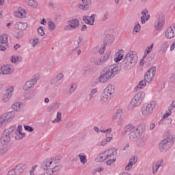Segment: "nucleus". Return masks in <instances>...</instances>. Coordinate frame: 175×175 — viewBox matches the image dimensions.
Instances as JSON below:
<instances>
[{"mask_svg":"<svg viewBox=\"0 0 175 175\" xmlns=\"http://www.w3.org/2000/svg\"><path fill=\"white\" fill-rule=\"evenodd\" d=\"M120 67L117 64L109 66L104 68L99 77L100 83H106L109 79H113L116 75L120 73Z\"/></svg>","mask_w":175,"mask_h":175,"instance_id":"f257e3e1","label":"nucleus"},{"mask_svg":"<svg viewBox=\"0 0 175 175\" xmlns=\"http://www.w3.org/2000/svg\"><path fill=\"white\" fill-rule=\"evenodd\" d=\"M137 62V53L133 51H129L122 61V65L126 69H131L135 66Z\"/></svg>","mask_w":175,"mask_h":175,"instance_id":"f03ea898","label":"nucleus"},{"mask_svg":"<svg viewBox=\"0 0 175 175\" xmlns=\"http://www.w3.org/2000/svg\"><path fill=\"white\" fill-rule=\"evenodd\" d=\"M175 137L168 134L167 137L162 140L159 143V148L161 152H166L169 149L172 148L173 143L174 142Z\"/></svg>","mask_w":175,"mask_h":175,"instance_id":"7ed1b4c3","label":"nucleus"},{"mask_svg":"<svg viewBox=\"0 0 175 175\" xmlns=\"http://www.w3.org/2000/svg\"><path fill=\"white\" fill-rule=\"evenodd\" d=\"M146 97V93L144 92H137L131 99L130 103V108L135 109L140 106L142 102L144 100Z\"/></svg>","mask_w":175,"mask_h":175,"instance_id":"20e7f679","label":"nucleus"},{"mask_svg":"<svg viewBox=\"0 0 175 175\" xmlns=\"http://www.w3.org/2000/svg\"><path fill=\"white\" fill-rule=\"evenodd\" d=\"M156 105L157 103L155 101H151L150 103L144 105L141 108V112L142 116H144V117H148V116L152 114L154 109H155Z\"/></svg>","mask_w":175,"mask_h":175,"instance_id":"39448f33","label":"nucleus"},{"mask_svg":"<svg viewBox=\"0 0 175 175\" xmlns=\"http://www.w3.org/2000/svg\"><path fill=\"white\" fill-rule=\"evenodd\" d=\"M16 129V126L5 129L1 134L0 142L3 146H6L10 143V134Z\"/></svg>","mask_w":175,"mask_h":175,"instance_id":"423d86ee","label":"nucleus"},{"mask_svg":"<svg viewBox=\"0 0 175 175\" xmlns=\"http://www.w3.org/2000/svg\"><path fill=\"white\" fill-rule=\"evenodd\" d=\"M105 154H107V157L108 158V161L106 162L107 165H111V163H114L116 162V155H117V149L116 148H110L109 150H105Z\"/></svg>","mask_w":175,"mask_h":175,"instance_id":"0eeeda50","label":"nucleus"},{"mask_svg":"<svg viewBox=\"0 0 175 175\" xmlns=\"http://www.w3.org/2000/svg\"><path fill=\"white\" fill-rule=\"evenodd\" d=\"M24 170H25V165L18 164L16 166L10 170L7 175H21L24 173Z\"/></svg>","mask_w":175,"mask_h":175,"instance_id":"6e6552de","label":"nucleus"},{"mask_svg":"<svg viewBox=\"0 0 175 175\" xmlns=\"http://www.w3.org/2000/svg\"><path fill=\"white\" fill-rule=\"evenodd\" d=\"M80 25V22L77 18H72L67 22V25L65 27L66 31H73L77 29Z\"/></svg>","mask_w":175,"mask_h":175,"instance_id":"1a4fd4ad","label":"nucleus"},{"mask_svg":"<svg viewBox=\"0 0 175 175\" xmlns=\"http://www.w3.org/2000/svg\"><path fill=\"white\" fill-rule=\"evenodd\" d=\"M140 132H144V128L143 127L142 125H139L137 127H135L133 131H131L129 136L130 139H136L140 134Z\"/></svg>","mask_w":175,"mask_h":175,"instance_id":"9d476101","label":"nucleus"},{"mask_svg":"<svg viewBox=\"0 0 175 175\" xmlns=\"http://www.w3.org/2000/svg\"><path fill=\"white\" fill-rule=\"evenodd\" d=\"M14 91V88L13 86H10L7 90L5 94L3 96L2 102L6 103L9 102V100L13 96V92Z\"/></svg>","mask_w":175,"mask_h":175,"instance_id":"9b49d317","label":"nucleus"},{"mask_svg":"<svg viewBox=\"0 0 175 175\" xmlns=\"http://www.w3.org/2000/svg\"><path fill=\"white\" fill-rule=\"evenodd\" d=\"M14 72V68L11 65H5L0 68V75H12Z\"/></svg>","mask_w":175,"mask_h":175,"instance_id":"f8f14e48","label":"nucleus"},{"mask_svg":"<svg viewBox=\"0 0 175 175\" xmlns=\"http://www.w3.org/2000/svg\"><path fill=\"white\" fill-rule=\"evenodd\" d=\"M8 45V35L4 34L0 36V51H5L6 47Z\"/></svg>","mask_w":175,"mask_h":175,"instance_id":"ddd939ff","label":"nucleus"},{"mask_svg":"<svg viewBox=\"0 0 175 175\" xmlns=\"http://www.w3.org/2000/svg\"><path fill=\"white\" fill-rule=\"evenodd\" d=\"M38 80H39V77H33V79H31L29 81H27L25 84L23 86V90H27L28 88H32L36 83H38Z\"/></svg>","mask_w":175,"mask_h":175,"instance_id":"4468645a","label":"nucleus"},{"mask_svg":"<svg viewBox=\"0 0 175 175\" xmlns=\"http://www.w3.org/2000/svg\"><path fill=\"white\" fill-rule=\"evenodd\" d=\"M165 38H167V39H173V38H174L175 36V26L172 25L170 27H168L166 30H165Z\"/></svg>","mask_w":175,"mask_h":175,"instance_id":"2eb2a0df","label":"nucleus"},{"mask_svg":"<svg viewBox=\"0 0 175 175\" xmlns=\"http://www.w3.org/2000/svg\"><path fill=\"white\" fill-rule=\"evenodd\" d=\"M1 117L8 124V122H9L12 118H14V117H16V112L10 111L3 113Z\"/></svg>","mask_w":175,"mask_h":175,"instance_id":"dca6fc26","label":"nucleus"},{"mask_svg":"<svg viewBox=\"0 0 175 175\" xmlns=\"http://www.w3.org/2000/svg\"><path fill=\"white\" fill-rule=\"evenodd\" d=\"M114 86L111 84H109L105 89L104 90L103 93L109 96L110 98H113V96L114 95Z\"/></svg>","mask_w":175,"mask_h":175,"instance_id":"f3484780","label":"nucleus"},{"mask_svg":"<svg viewBox=\"0 0 175 175\" xmlns=\"http://www.w3.org/2000/svg\"><path fill=\"white\" fill-rule=\"evenodd\" d=\"M51 165H53V159H46L41 164V167L42 169H44V170L46 171L50 170V166H51Z\"/></svg>","mask_w":175,"mask_h":175,"instance_id":"a211bd4d","label":"nucleus"},{"mask_svg":"<svg viewBox=\"0 0 175 175\" xmlns=\"http://www.w3.org/2000/svg\"><path fill=\"white\" fill-rule=\"evenodd\" d=\"M14 16L17 18H25L27 16V12H25V10L20 8H18V10L14 12Z\"/></svg>","mask_w":175,"mask_h":175,"instance_id":"6ab92c4d","label":"nucleus"},{"mask_svg":"<svg viewBox=\"0 0 175 175\" xmlns=\"http://www.w3.org/2000/svg\"><path fill=\"white\" fill-rule=\"evenodd\" d=\"M111 99V97L103 92L100 96L99 102L101 103V105H107L109 102H110Z\"/></svg>","mask_w":175,"mask_h":175,"instance_id":"aec40b11","label":"nucleus"},{"mask_svg":"<svg viewBox=\"0 0 175 175\" xmlns=\"http://www.w3.org/2000/svg\"><path fill=\"white\" fill-rule=\"evenodd\" d=\"M158 16L159 19L157 25H155V29L156 31H161L165 24V18H163V15H159Z\"/></svg>","mask_w":175,"mask_h":175,"instance_id":"412c9836","label":"nucleus"},{"mask_svg":"<svg viewBox=\"0 0 175 175\" xmlns=\"http://www.w3.org/2000/svg\"><path fill=\"white\" fill-rule=\"evenodd\" d=\"M59 106H61V103L59 102L53 103L46 107V111L47 113H53L55 110H58L59 109Z\"/></svg>","mask_w":175,"mask_h":175,"instance_id":"4be33fe9","label":"nucleus"},{"mask_svg":"<svg viewBox=\"0 0 175 175\" xmlns=\"http://www.w3.org/2000/svg\"><path fill=\"white\" fill-rule=\"evenodd\" d=\"M91 5H92L91 0H82V4H79V6L82 10H88L91 8Z\"/></svg>","mask_w":175,"mask_h":175,"instance_id":"5701e85b","label":"nucleus"},{"mask_svg":"<svg viewBox=\"0 0 175 175\" xmlns=\"http://www.w3.org/2000/svg\"><path fill=\"white\" fill-rule=\"evenodd\" d=\"M83 20L85 21V24L94 25V23H95V14H92L91 16H85L83 17Z\"/></svg>","mask_w":175,"mask_h":175,"instance_id":"b1692460","label":"nucleus"},{"mask_svg":"<svg viewBox=\"0 0 175 175\" xmlns=\"http://www.w3.org/2000/svg\"><path fill=\"white\" fill-rule=\"evenodd\" d=\"M81 42H83V39L80 37L74 41L72 44V51L68 53V55H71L73 51H76V49H79V47H80Z\"/></svg>","mask_w":175,"mask_h":175,"instance_id":"393cba45","label":"nucleus"},{"mask_svg":"<svg viewBox=\"0 0 175 175\" xmlns=\"http://www.w3.org/2000/svg\"><path fill=\"white\" fill-rule=\"evenodd\" d=\"M141 23L142 24H146V21H148L150 19V14H148V10H144L142 12Z\"/></svg>","mask_w":175,"mask_h":175,"instance_id":"a878e982","label":"nucleus"},{"mask_svg":"<svg viewBox=\"0 0 175 175\" xmlns=\"http://www.w3.org/2000/svg\"><path fill=\"white\" fill-rule=\"evenodd\" d=\"M14 27L16 29H20L21 31H25L28 28V24L27 23L17 22L15 23Z\"/></svg>","mask_w":175,"mask_h":175,"instance_id":"bb28decb","label":"nucleus"},{"mask_svg":"<svg viewBox=\"0 0 175 175\" xmlns=\"http://www.w3.org/2000/svg\"><path fill=\"white\" fill-rule=\"evenodd\" d=\"M163 160H160L157 162H155L152 165V173L154 174V173H157L158 172V169L161 167V166H163Z\"/></svg>","mask_w":175,"mask_h":175,"instance_id":"cd10ccee","label":"nucleus"},{"mask_svg":"<svg viewBox=\"0 0 175 175\" xmlns=\"http://www.w3.org/2000/svg\"><path fill=\"white\" fill-rule=\"evenodd\" d=\"M146 143H147V137L142 136V137L138 139V140L137 141V147H144Z\"/></svg>","mask_w":175,"mask_h":175,"instance_id":"c85d7f7f","label":"nucleus"},{"mask_svg":"<svg viewBox=\"0 0 175 175\" xmlns=\"http://www.w3.org/2000/svg\"><path fill=\"white\" fill-rule=\"evenodd\" d=\"M136 127L133 126L132 124H128L126 125L122 131V135H125L126 133H131Z\"/></svg>","mask_w":175,"mask_h":175,"instance_id":"c756f323","label":"nucleus"},{"mask_svg":"<svg viewBox=\"0 0 175 175\" xmlns=\"http://www.w3.org/2000/svg\"><path fill=\"white\" fill-rule=\"evenodd\" d=\"M137 162V160H136V159L135 157H132L129 163H128V165L126 166L125 167V170L126 172H129V170H131V169H132V167L133 166V165Z\"/></svg>","mask_w":175,"mask_h":175,"instance_id":"7c9ffc66","label":"nucleus"},{"mask_svg":"<svg viewBox=\"0 0 175 175\" xmlns=\"http://www.w3.org/2000/svg\"><path fill=\"white\" fill-rule=\"evenodd\" d=\"M22 105L23 104L20 103H14L12 104L11 106V109L13 110L12 111H14V113H15V111H20V110H21Z\"/></svg>","mask_w":175,"mask_h":175,"instance_id":"2f4dec72","label":"nucleus"},{"mask_svg":"<svg viewBox=\"0 0 175 175\" xmlns=\"http://www.w3.org/2000/svg\"><path fill=\"white\" fill-rule=\"evenodd\" d=\"M147 75L150 76L151 77L154 78V76H155L157 73V67L152 66L150 67L146 72Z\"/></svg>","mask_w":175,"mask_h":175,"instance_id":"473e14b6","label":"nucleus"},{"mask_svg":"<svg viewBox=\"0 0 175 175\" xmlns=\"http://www.w3.org/2000/svg\"><path fill=\"white\" fill-rule=\"evenodd\" d=\"M106 159H108V157L105 151L103 153L100 154L96 158L98 162H103V161H106Z\"/></svg>","mask_w":175,"mask_h":175,"instance_id":"72a5a7b5","label":"nucleus"},{"mask_svg":"<svg viewBox=\"0 0 175 175\" xmlns=\"http://www.w3.org/2000/svg\"><path fill=\"white\" fill-rule=\"evenodd\" d=\"M25 3L29 6H31V8H33L34 9L38 8V2L34 0H25Z\"/></svg>","mask_w":175,"mask_h":175,"instance_id":"f704fd0d","label":"nucleus"},{"mask_svg":"<svg viewBox=\"0 0 175 175\" xmlns=\"http://www.w3.org/2000/svg\"><path fill=\"white\" fill-rule=\"evenodd\" d=\"M91 62L96 66L103 65V62H102V58H99V57H93L91 59Z\"/></svg>","mask_w":175,"mask_h":175,"instance_id":"c9c22d12","label":"nucleus"},{"mask_svg":"<svg viewBox=\"0 0 175 175\" xmlns=\"http://www.w3.org/2000/svg\"><path fill=\"white\" fill-rule=\"evenodd\" d=\"M92 72V68H91L90 66H85L83 68V76H88V75H90V73Z\"/></svg>","mask_w":175,"mask_h":175,"instance_id":"e433bc0d","label":"nucleus"},{"mask_svg":"<svg viewBox=\"0 0 175 175\" xmlns=\"http://www.w3.org/2000/svg\"><path fill=\"white\" fill-rule=\"evenodd\" d=\"M78 157L80 159L81 163H83V165H85V163H87V156H85L84 153H81L78 154Z\"/></svg>","mask_w":175,"mask_h":175,"instance_id":"4c0bfd02","label":"nucleus"},{"mask_svg":"<svg viewBox=\"0 0 175 175\" xmlns=\"http://www.w3.org/2000/svg\"><path fill=\"white\" fill-rule=\"evenodd\" d=\"M169 46H170V40L163 41V42L161 43V50H163L165 51V50H166V49H167Z\"/></svg>","mask_w":175,"mask_h":175,"instance_id":"58836bf2","label":"nucleus"},{"mask_svg":"<svg viewBox=\"0 0 175 175\" xmlns=\"http://www.w3.org/2000/svg\"><path fill=\"white\" fill-rule=\"evenodd\" d=\"M16 136L15 139L16 140H21L23 137H25V133H22V132H15Z\"/></svg>","mask_w":175,"mask_h":175,"instance_id":"ea45409f","label":"nucleus"},{"mask_svg":"<svg viewBox=\"0 0 175 175\" xmlns=\"http://www.w3.org/2000/svg\"><path fill=\"white\" fill-rule=\"evenodd\" d=\"M146 81L142 80L141 81L139 84L137 85V88H135L136 91H137V89L139 88V90H142V88H144L146 85H147V83L146 82Z\"/></svg>","mask_w":175,"mask_h":175,"instance_id":"a19ab883","label":"nucleus"},{"mask_svg":"<svg viewBox=\"0 0 175 175\" xmlns=\"http://www.w3.org/2000/svg\"><path fill=\"white\" fill-rule=\"evenodd\" d=\"M62 113L59 111L57 113V116H56V118L52 121L53 124H55V122H60V121H62Z\"/></svg>","mask_w":175,"mask_h":175,"instance_id":"79ce46f5","label":"nucleus"},{"mask_svg":"<svg viewBox=\"0 0 175 175\" xmlns=\"http://www.w3.org/2000/svg\"><path fill=\"white\" fill-rule=\"evenodd\" d=\"M22 59H23V58H21L17 55H12L11 62H12V64H16V62H20L21 61H22Z\"/></svg>","mask_w":175,"mask_h":175,"instance_id":"37998d69","label":"nucleus"},{"mask_svg":"<svg viewBox=\"0 0 175 175\" xmlns=\"http://www.w3.org/2000/svg\"><path fill=\"white\" fill-rule=\"evenodd\" d=\"M124 57V55L121 54V53H117L116 54V57L114 58L115 62H120L121 59Z\"/></svg>","mask_w":175,"mask_h":175,"instance_id":"c03bdc74","label":"nucleus"},{"mask_svg":"<svg viewBox=\"0 0 175 175\" xmlns=\"http://www.w3.org/2000/svg\"><path fill=\"white\" fill-rule=\"evenodd\" d=\"M47 24H48L49 31H51V32H53V31L55 29V23L53 21H50V22H48Z\"/></svg>","mask_w":175,"mask_h":175,"instance_id":"a18cd8bd","label":"nucleus"},{"mask_svg":"<svg viewBox=\"0 0 175 175\" xmlns=\"http://www.w3.org/2000/svg\"><path fill=\"white\" fill-rule=\"evenodd\" d=\"M144 79L147 83H151V81L154 80V78L148 74H146V72L144 75Z\"/></svg>","mask_w":175,"mask_h":175,"instance_id":"49530a36","label":"nucleus"},{"mask_svg":"<svg viewBox=\"0 0 175 175\" xmlns=\"http://www.w3.org/2000/svg\"><path fill=\"white\" fill-rule=\"evenodd\" d=\"M6 152H8V149L2 146H0V158L1 157H3V155H5Z\"/></svg>","mask_w":175,"mask_h":175,"instance_id":"de8ad7c7","label":"nucleus"},{"mask_svg":"<svg viewBox=\"0 0 175 175\" xmlns=\"http://www.w3.org/2000/svg\"><path fill=\"white\" fill-rule=\"evenodd\" d=\"M109 58H110V52H108L105 54L103 57H101V61H102L103 64H105V62H106L107 61V59H109Z\"/></svg>","mask_w":175,"mask_h":175,"instance_id":"09e8293b","label":"nucleus"},{"mask_svg":"<svg viewBox=\"0 0 175 175\" xmlns=\"http://www.w3.org/2000/svg\"><path fill=\"white\" fill-rule=\"evenodd\" d=\"M95 94H98V88H95L91 90L90 94H89L90 99H92Z\"/></svg>","mask_w":175,"mask_h":175,"instance_id":"8fccbe9b","label":"nucleus"},{"mask_svg":"<svg viewBox=\"0 0 175 175\" xmlns=\"http://www.w3.org/2000/svg\"><path fill=\"white\" fill-rule=\"evenodd\" d=\"M121 114H122V109H119L116 111V114L115 116L113 117V120H117V118H118V117H120V116H121Z\"/></svg>","mask_w":175,"mask_h":175,"instance_id":"3c124183","label":"nucleus"},{"mask_svg":"<svg viewBox=\"0 0 175 175\" xmlns=\"http://www.w3.org/2000/svg\"><path fill=\"white\" fill-rule=\"evenodd\" d=\"M140 29H141V26L140 24H139V23H135V27L133 28V32H140Z\"/></svg>","mask_w":175,"mask_h":175,"instance_id":"603ef678","label":"nucleus"},{"mask_svg":"<svg viewBox=\"0 0 175 175\" xmlns=\"http://www.w3.org/2000/svg\"><path fill=\"white\" fill-rule=\"evenodd\" d=\"M59 81H61V80H64V77H65V75L62 72H59L57 75L55 77Z\"/></svg>","mask_w":175,"mask_h":175,"instance_id":"864d4df0","label":"nucleus"},{"mask_svg":"<svg viewBox=\"0 0 175 175\" xmlns=\"http://www.w3.org/2000/svg\"><path fill=\"white\" fill-rule=\"evenodd\" d=\"M59 81L55 77L50 81L51 85H55L56 84H58Z\"/></svg>","mask_w":175,"mask_h":175,"instance_id":"5fc2aeb1","label":"nucleus"},{"mask_svg":"<svg viewBox=\"0 0 175 175\" xmlns=\"http://www.w3.org/2000/svg\"><path fill=\"white\" fill-rule=\"evenodd\" d=\"M61 170V165H56L55 166L53 169H50L49 172H52V174L53 173H55V172H57V170Z\"/></svg>","mask_w":175,"mask_h":175,"instance_id":"6e6d98bb","label":"nucleus"},{"mask_svg":"<svg viewBox=\"0 0 175 175\" xmlns=\"http://www.w3.org/2000/svg\"><path fill=\"white\" fill-rule=\"evenodd\" d=\"M169 111H175V101H173L172 104L168 107Z\"/></svg>","mask_w":175,"mask_h":175,"instance_id":"4d7b16f0","label":"nucleus"},{"mask_svg":"<svg viewBox=\"0 0 175 175\" xmlns=\"http://www.w3.org/2000/svg\"><path fill=\"white\" fill-rule=\"evenodd\" d=\"M38 32V35H40V36H43V35H44V27H40L37 29Z\"/></svg>","mask_w":175,"mask_h":175,"instance_id":"13d9d810","label":"nucleus"},{"mask_svg":"<svg viewBox=\"0 0 175 175\" xmlns=\"http://www.w3.org/2000/svg\"><path fill=\"white\" fill-rule=\"evenodd\" d=\"M38 43H39V39H38V38L34 39L31 42V44L33 47H35V46H36V44H38Z\"/></svg>","mask_w":175,"mask_h":175,"instance_id":"bf43d9fd","label":"nucleus"},{"mask_svg":"<svg viewBox=\"0 0 175 175\" xmlns=\"http://www.w3.org/2000/svg\"><path fill=\"white\" fill-rule=\"evenodd\" d=\"M24 128H25V131H28V132H33V128H32L31 126L25 125V126H24Z\"/></svg>","mask_w":175,"mask_h":175,"instance_id":"052dcab7","label":"nucleus"},{"mask_svg":"<svg viewBox=\"0 0 175 175\" xmlns=\"http://www.w3.org/2000/svg\"><path fill=\"white\" fill-rule=\"evenodd\" d=\"M6 122L5 121L1 118V117L0 118V128H2V126H3V125H6Z\"/></svg>","mask_w":175,"mask_h":175,"instance_id":"680f3d73","label":"nucleus"},{"mask_svg":"<svg viewBox=\"0 0 175 175\" xmlns=\"http://www.w3.org/2000/svg\"><path fill=\"white\" fill-rule=\"evenodd\" d=\"M75 90H76V88H75V87H73V85H72L68 92L69 94H73V92H75Z\"/></svg>","mask_w":175,"mask_h":175,"instance_id":"e2e57ef3","label":"nucleus"},{"mask_svg":"<svg viewBox=\"0 0 175 175\" xmlns=\"http://www.w3.org/2000/svg\"><path fill=\"white\" fill-rule=\"evenodd\" d=\"M106 47L103 46V48L100 49L98 51L99 54H104L105 53V50Z\"/></svg>","mask_w":175,"mask_h":175,"instance_id":"0e129e2a","label":"nucleus"},{"mask_svg":"<svg viewBox=\"0 0 175 175\" xmlns=\"http://www.w3.org/2000/svg\"><path fill=\"white\" fill-rule=\"evenodd\" d=\"M96 172H98V173H103V170H105V168L103 167H98L96 168Z\"/></svg>","mask_w":175,"mask_h":175,"instance_id":"69168bd1","label":"nucleus"},{"mask_svg":"<svg viewBox=\"0 0 175 175\" xmlns=\"http://www.w3.org/2000/svg\"><path fill=\"white\" fill-rule=\"evenodd\" d=\"M175 49V41L170 46V51H173Z\"/></svg>","mask_w":175,"mask_h":175,"instance_id":"338daca9","label":"nucleus"},{"mask_svg":"<svg viewBox=\"0 0 175 175\" xmlns=\"http://www.w3.org/2000/svg\"><path fill=\"white\" fill-rule=\"evenodd\" d=\"M106 144H107L106 139H103L101 141V142H100L101 146H106Z\"/></svg>","mask_w":175,"mask_h":175,"instance_id":"774afa93","label":"nucleus"}]
</instances>
